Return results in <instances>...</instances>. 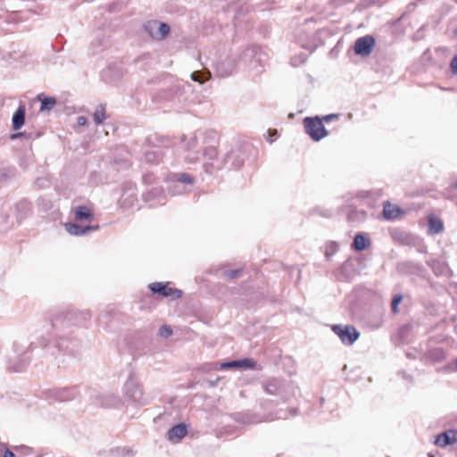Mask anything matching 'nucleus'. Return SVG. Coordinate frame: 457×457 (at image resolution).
<instances>
[{
    "label": "nucleus",
    "mask_w": 457,
    "mask_h": 457,
    "mask_svg": "<svg viewBox=\"0 0 457 457\" xmlns=\"http://www.w3.org/2000/svg\"><path fill=\"white\" fill-rule=\"evenodd\" d=\"M428 233L430 235L439 234L444 229L443 221L436 216L431 214L428 216Z\"/></svg>",
    "instance_id": "nucleus-15"
},
{
    "label": "nucleus",
    "mask_w": 457,
    "mask_h": 457,
    "mask_svg": "<svg viewBox=\"0 0 457 457\" xmlns=\"http://www.w3.org/2000/svg\"><path fill=\"white\" fill-rule=\"evenodd\" d=\"M187 434V428L184 423L178 424L167 432V438L171 442H179Z\"/></svg>",
    "instance_id": "nucleus-14"
},
{
    "label": "nucleus",
    "mask_w": 457,
    "mask_h": 457,
    "mask_svg": "<svg viewBox=\"0 0 457 457\" xmlns=\"http://www.w3.org/2000/svg\"><path fill=\"white\" fill-rule=\"evenodd\" d=\"M163 153L158 146H154L145 153V160L149 163H159L162 160Z\"/></svg>",
    "instance_id": "nucleus-17"
},
{
    "label": "nucleus",
    "mask_w": 457,
    "mask_h": 457,
    "mask_svg": "<svg viewBox=\"0 0 457 457\" xmlns=\"http://www.w3.org/2000/svg\"><path fill=\"white\" fill-rule=\"evenodd\" d=\"M290 388L291 386L289 384L278 378H270L263 383V389L268 395H278L284 401L289 398Z\"/></svg>",
    "instance_id": "nucleus-1"
},
{
    "label": "nucleus",
    "mask_w": 457,
    "mask_h": 457,
    "mask_svg": "<svg viewBox=\"0 0 457 457\" xmlns=\"http://www.w3.org/2000/svg\"><path fill=\"white\" fill-rule=\"evenodd\" d=\"M2 457H14V453L9 449H5Z\"/></svg>",
    "instance_id": "nucleus-39"
},
{
    "label": "nucleus",
    "mask_w": 457,
    "mask_h": 457,
    "mask_svg": "<svg viewBox=\"0 0 457 457\" xmlns=\"http://www.w3.org/2000/svg\"><path fill=\"white\" fill-rule=\"evenodd\" d=\"M402 295H397L394 297L393 301H392V311L394 312H397V305L402 302Z\"/></svg>",
    "instance_id": "nucleus-32"
},
{
    "label": "nucleus",
    "mask_w": 457,
    "mask_h": 457,
    "mask_svg": "<svg viewBox=\"0 0 457 457\" xmlns=\"http://www.w3.org/2000/svg\"><path fill=\"white\" fill-rule=\"evenodd\" d=\"M231 157H232V154H228V155L227 156V162H228V160H229V159H231Z\"/></svg>",
    "instance_id": "nucleus-43"
},
{
    "label": "nucleus",
    "mask_w": 457,
    "mask_h": 457,
    "mask_svg": "<svg viewBox=\"0 0 457 457\" xmlns=\"http://www.w3.org/2000/svg\"><path fill=\"white\" fill-rule=\"evenodd\" d=\"M26 108L23 104H20L16 112L12 115V128L14 130L20 129L25 121Z\"/></svg>",
    "instance_id": "nucleus-16"
},
{
    "label": "nucleus",
    "mask_w": 457,
    "mask_h": 457,
    "mask_svg": "<svg viewBox=\"0 0 457 457\" xmlns=\"http://www.w3.org/2000/svg\"><path fill=\"white\" fill-rule=\"evenodd\" d=\"M57 346L60 350L65 351L71 354H75L79 346V342L74 338H68L64 334L58 333Z\"/></svg>",
    "instance_id": "nucleus-10"
},
{
    "label": "nucleus",
    "mask_w": 457,
    "mask_h": 457,
    "mask_svg": "<svg viewBox=\"0 0 457 457\" xmlns=\"http://www.w3.org/2000/svg\"><path fill=\"white\" fill-rule=\"evenodd\" d=\"M93 119L96 124H101L106 119L105 107L103 104L96 107L93 114Z\"/></svg>",
    "instance_id": "nucleus-22"
},
{
    "label": "nucleus",
    "mask_w": 457,
    "mask_h": 457,
    "mask_svg": "<svg viewBox=\"0 0 457 457\" xmlns=\"http://www.w3.org/2000/svg\"><path fill=\"white\" fill-rule=\"evenodd\" d=\"M77 123L79 126H84L87 123V118L84 116H79L77 118Z\"/></svg>",
    "instance_id": "nucleus-38"
},
{
    "label": "nucleus",
    "mask_w": 457,
    "mask_h": 457,
    "mask_svg": "<svg viewBox=\"0 0 457 457\" xmlns=\"http://www.w3.org/2000/svg\"><path fill=\"white\" fill-rule=\"evenodd\" d=\"M349 219L353 221H361L365 219V217H349Z\"/></svg>",
    "instance_id": "nucleus-40"
},
{
    "label": "nucleus",
    "mask_w": 457,
    "mask_h": 457,
    "mask_svg": "<svg viewBox=\"0 0 457 457\" xmlns=\"http://www.w3.org/2000/svg\"><path fill=\"white\" fill-rule=\"evenodd\" d=\"M204 155L207 160H213L217 156V149L213 146L205 148Z\"/></svg>",
    "instance_id": "nucleus-28"
},
{
    "label": "nucleus",
    "mask_w": 457,
    "mask_h": 457,
    "mask_svg": "<svg viewBox=\"0 0 457 457\" xmlns=\"http://www.w3.org/2000/svg\"><path fill=\"white\" fill-rule=\"evenodd\" d=\"M145 30L153 38L162 40L170 33V26L167 23L159 22L157 21H149L144 25Z\"/></svg>",
    "instance_id": "nucleus-6"
},
{
    "label": "nucleus",
    "mask_w": 457,
    "mask_h": 457,
    "mask_svg": "<svg viewBox=\"0 0 457 457\" xmlns=\"http://www.w3.org/2000/svg\"><path fill=\"white\" fill-rule=\"evenodd\" d=\"M256 366V362L252 359H242V360H235L231 361L222 362L220 365V370H228V369H254Z\"/></svg>",
    "instance_id": "nucleus-11"
},
{
    "label": "nucleus",
    "mask_w": 457,
    "mask_h": 457,
    "mask_svg": "<svg viewBox=\"0 0 457 457\" xmlns=\"http://www.w3.org/2000/svg\"><path fill=\"white\" fill-rule=\"evenodd\" d=\"M338 117H339L338 114H328V115H325L321 120H322V121L324 120L326 122H328L333 120L338 119Z\"/></svg>",
    "instance_id": "nucleus-36"
},
{
    "label": "nucleus",
    "mask_w": 457,
    "mask_h": 457,
    "mask_svg": "<svg viewBox=\"0 0 457 457\" xmlns=\"http://www.w3.org/2000/svg\"><path fill=\"white\" fill-rule=\"evenodd\" d=\"M75 218L77 220H88V221H90L93 219L90 211L86 206H79L77 208L76 212H75Z\"/></svg>",
    "instance_id": "nucleus-21"
},
{
    "label": "nucleus",
    "mask_w": 457,
    "mask_h": 457,
    "mask_svg": "<svg viewBox=\"0 0 457 457\" xmlns=\"http://www.w3.org/2000/svg\"><path fill=\"white\" fill-rule=\"evenodd\" d=\"M235 168H239L241 166V163H237L236 165H233Z\"/></svg>",
    "instance_id": "nucleus-44"
},
{
    "label": "nucleus",
    "mask_w": 457,
    "mask_h": 457,
    "mask_svg": "<svg viewBox=\"0 0 457 457\" xmlns=\"http://www.w3.org/2000/svg\"><path fill=\"white\" fill-rule=\"evenodd\" d=\"M370 245V240L367 238L364 235L358 233L355 235L353 242V248L356 251H363Z\"/></svg>",
    "instance_id": "nucleus-19"
},
{
    "label": "nucleus",
    "mask_w": 457,
    "mask_h": 457,
    "mask_svg": "<svg viewBox=\"0 0 457 457\" xmlns=\"http://www.w3.org/2000/svg\"><path fill=\"white\" fill-rule=\"evenodd\" d=\"M211 165H212V167L217 168V169H220V168L219 165H215L214 163H211Z\"/></svg>",
    "instance_id": "nucleus-42"
},
{
    "label": "nucleus",
    "mask_w": 457,
    "mask_h": 457,
    "mask_svg": "<svg viewBox=\"0 0 457 457\" xmlns=\"http://www.w3.org/2000/svg\"><path fill=\"white\" fill-rule=\"evenodd\" d=\"M21 344H19L18 342H15L13 344V349H14V352L17 353L18 356H20L21 353L22 354H25L26 352H24L21 347Z\"/></svg>",
    "instance_id": "nucleus-34"
},
{
    "label": "nucleus",
    "mask_w": 457,
    "mask_h": 457,
    "mask_svg": "<svg viewBox=\"0 0 457 457\" xmlns=\"http://www.w3.org/2000/svg\"><path fill=\"white\" fill-rule=\"evenodd\" d=\"M159 335L163 338H168L172 335V329L170 326L163 325L160 328Z\"/></svg>",
    "instance_id": "nucleus-29"
},
{
    "label": "nucleus",
    "mask_w": 457,
    "mask_h": 457,
    "mask_svg": "<svg viewBox=\"0 0 457 457\" xmlns=\"http://www.w3.org/2000/svg\"><path fill=\"white\" fill-rule=\"evenodd\" d=\"M4 447V445H0V451H2Z\"/></svg>",
    "instance_id": "nucleus-45"
},
{
    "label": "nucleus",
    "mask_w": 457,
    "mask_h": 457,
    "mask_svg": "<svg viewBox=\"0 0 457 457\" xmlns=\"http://www.w3.org/2000/svg\"><path fill=\"white\" fill-rule=\"evenodd\" d=\"M453 371H457V359L454 361L453 367L452 368Z\"/></svg>",
    "instance_id": "nucleus-41"
},
{
    "label": "nucleus",
    "mask_w": 457,
    "mask_h": 457,
    "mask_svg": "<svg viewBox=\"0 0 457 457\" xmlns=\"http://www.w3.org/2000/svg\"><path fill=\"white\" fill-rule=\"evenodd\" d=\"M98 225L96 226H80L75 223H66L65 228L67 232L73 236H83L89 231H96L98 229Z\"/></svg>",
    "instance_id": "nucleus-13"
},
{
    "label": "nucleus",
    "mask_w": 457,
    "mask_h": 457,
    "mask_svg": "<svg viewBox=\"0 0 457 457\" xmlns=\"http://www.w3.org/2000/svg\"><path fill=\"white\" fill-rule=\"evenodd\" d=\"M74 316H75V313H73V312L67 313L62 320L56 319L55 320H53L52 326L58 332L63 331L66 328L67 325H69L72 322ZM89 319H90L89 312H81L76 314V318H75L73 324L78 325V326H82Z\"/></svg>",
    "instance_id": "nucleus-3"
},
{
    "label": "nucleus",
    "mask_w": 457,
    "mask_h": 457,
    "mask_svg": "<svg viewBox=\"0 0 457 457\" xmlns=\"http://www.w3.org/2000/svg\"><path fill=\"white\" fill-rule=\"evenodd\" d=\"M428 457H434L433 455L429 454Z\"/></svg>",
    "instance_id": "nucleus-48"
},
{
    "label": "nucleus",
    "mask_w": 457,
    "mask_h": 457,
    "mask_svg": "<svg viewBox=\"0 0 457 457\" xmlns=\"http://www.w3.org/2000/svg\"><path fill=\"white\" fill-rule=\"evenodd\" d=\"M401 213L402 211L399 207L391 204L390 203L384 204L383 215L386 220H394L397 218Z\"/></svg>",
    "instance_id": "nucleus-18"
},
{
    "label": "nucleus",
    "mask_w": 457,
    "mask_h": 457,
    "mask_svg": "<svg viewBox=\"0 0 457 457\" xmlns=\"http://www.w3.org/2000/svg\"><path fill=\"white\" fill-rule=\"evenodd\" d=\"M149 288L153 294H158L171 299H179L182 295V292L179 289L170 287L169 283L154 282L149 285Z\"/></svg>",
    "instance_id": "nucleus-7"
},
{
    "label": "nucleus",
    "mask_w": 457,
    "mask_h": 457,
    "mask_svg": "<svg viewBox=\"0 0 457 457\" xmlns=\"http://www.w3.org/2000/svg\"><path fill=\"white\" fill-rule=\"evenodd\" d=\"M375 39L372 36L366 35L356 39L354 44V53L362 57L369 56L374 46Z\"/></svg>",
    "instance_id": "nucleus-8"
},
{
    "label": "nucleus",
    "mask_w": 457,
    "mask_h": 457,
    "mask_svg": "<svg viewBox=\"0 0 457 457\" xmlns=\"http://www.w3.org/2000/svg\"><path fill=\"white\" fill-rule=\"evenodd\" d=\"M78 392L75 387H62L48 391V397L55 401L65 402L76 397Z\"/></svg>",
    "instance_id": "nucleus-9"
},
{
    "label": "nucleus",
    "mask_w": 457,
    "mask_h": 457,
    "mask_svg": "<svg viewBox=\"0 0 457 457\" xmlns=\"http://www.w3.org/2000/svg\"><path fill=\"white\" fill-rule=\"evenodd\" d=\"M191 79L194 81H197L199 83H204L211 78V73L209 71H194L190 75Z\"/></svg>",
    "instance_id": "nucleus-24"
},
{
    "label": "nucleus",
    "mask_w": 457,
    "mask_h": 457,
    "mask_svg": "<svg viewBox=\"0 0 457 457\" xmlns=\"http://www.w3.org/2000/svg\"><path fill=\"white\" fill-rule=\"evenodd\" d=\"M193 183V179L187 173H182L179 176L176 181V187H179L181 184H188L191 185Z\"/></svg>",
    "instance_id": "nucleus-27"
},
{
    "label": "nucleus",
    "mask_w": 457,
    "mask_h": 457,
    "mask_svg": "<svg viewBox=\"0 0 457 457\" xmlns=\"http://www.w3.org/2000/svg\"><path fill=\"white\" fill-rule=\"evenodd\" d=\"M198 145V140L196 135H193L183 145L184 151L189 152L191 150H196Z\"/></svg>",
    "instance_id": "nucleus-26"
},
{
    "label": "nucleus",
    "mask_w": 457,
    "mask_h": 457,
    "mask_svg": "<svg viewBox=\"0 0 457 457\" xmlns=\"http://www.w3.org/2000/svg\"><path fill=\"white\" fill-rule=\"evenodd\" d=\"M455 187L457 188V184L455 185Z\"/></svg>",
    "instance_id": "nucleus-49"
},
{
    "label": "nucleus",
    "mask_w": 457,
    "mask_h": 457,
    "mask_svg": "<svg viewBox=\"0 0 457 457\" xmlns=\"http://www.w3.org/2000/svg\"><path fill=\"white\" fill-rule=\"evenodd\" d=\"M38 100L41 102L40 111L41 112H49L51 111L56 104V100L54 97H46L43 95H38Z\"/></svg>",
    "instance_id": "nucleus-20"
},
{
    "label": "nucleus",
    "mask_w": 457,
    "mask_h": 457,
    "mask_svg": "<svg viewBox=\"0 0 457 457\" xmlns=\"http://www.w3.org/2000/svg\"><path fill=\"white\" fill-rule=\"evenodd\" d=\"M454 331L457 334V325L454 327Z\"/></svg>",
    "instance_id": "nucleus-46"
},
{
    "label": "nucleus",
    "mask_w": 457,
    "mask_h": 457,
    "mask_svg": "<svg viewBox=\"0 0 457 457\" xmlns=\"http://www.w3.org/2000/svg\"><path fill=\"white\" fill-rule=\"evenodd\" d=\"M457 442V431L447 430L444 433L439 434L435 440V444L437 446L445 447Z\"/></svg>",
    "instance_id": "nucleus-12"
},
{
    "label": "nucleus",
    "mask_w": 457,
    "mask_h": 457,
    "mask_svg": "<svg viewBox=\"0 0 457 457\" xmlns=\"http://www.w3.org/2000/svg\"><path fill=\"white\" fill-rule=\"evenodd\" d=\"M450 66H451L452 71L454 74H457V55L455 57H453V59L451 62Z\"/></svg>",
    "instance_id": "nucleus-37"
},
{
    "label": "nucleus",
    "mask_w": 457,
    "mask_h": 457,
    "mask_svg": "<svg viewBox=\"0 0 457 457\" xmlns=\"http://www.w3.org/2000/svg\"><path fill=\"white\" fill-rule=\"evenodd\" d=\"M29 361V359L28 357H21L18 363L12 364V362H10L9 369L15 372H21L27 367Z\"/></svg>",
    "instance_id": "nucleus-23"
},
{
    "label": "nucleus",
    "mask_w": 457,
    "mask_h": 457,
    "mask_svg": "<svg viewBox=\"0 0 457 457\" xmlns=\"http://www.w3.org/2000/svg\"><path fill=\"white\" fill-rule=\"evenodd\" d=\"M332 331L345 345H352L360 337L358 330L352 325H333Z\"/></svg>",
    "instance_id": "nucleus-5"
},
{
    "label": "nucleus",
    "mask_w": 457,
    "mask_h": 457,
    "mask_svg": "<svg viewBox=\"0 0 457 457\" xmlns=\"http://www.w3.org/2000/svg\"><path fill=\"white\" fill-rule=\"evenodd\" d=\"M246 422H248V423H252V422H254V421H253V420H250L248 419V420H247Z\"/></svg>",
    "instance_id": "nucleus-47"
},
{
    "label": "nucleus",
    "mask_w": 457,
    "mask_h": 457,
    "mask_svg": "<svg viewBox=\"0 0 457 457\" xmlns=\"http://www.w3.org/2000/svg\"><path fill=\"white\" fill-rule=\"evenodd\" d=\"M303 125H304L305 132L314 141H319L328 135V131L324 128L322 120L320 118H319L318 116H316L314 118L306 117L303 120Z\"/></svg>",
    "instance_id": "nucleus-2"
},
{
    "label": "nucleus",
    "mask_w": 457,
    "mask_h": 457,
    "mask_svg": "<svg viewBox=\"0 0 457 457\" xmlns=\"http://www.w3.org/2000/svg\"><path fill=\"white\" fill-rule=\"evenodd\" d=\"M306 58L307 56L305 54H301L299 56L292 58L291 62L294 66H297L301 63H303L306 61Z\"/></svg>",
    "instance_id": "nucleus-30"
},
{
    "label": "nucleus",
    "mask_w": 457,
    "mask_h": 457,
    "mask_svg": "<svg viewBox=\"0 0 457 457\" xmlns=\"http://www.w3.org/2000/svg\"><path fill=\"white\" fill-rule=\"evenodd\" d=\"M200 159V153L197 150L185 152L184 160L187 163H195Z\"/></svg>",
    "instance_id": "nucleus-25"
},
{
    "label": "nucleus",
    "mask_w": 457,
    "mask_h": 457,
    "mask_svg": "<svg viewBox=\"0 0 457 457\" xmlns=\"http://www.w3.org/2000/svg\"><path fill=\"white\" fill-rule=\"evenodd\" d=\"M27 137V138H29V139H31V138H32V133H27V132H23V133H21V132H20V133H15V134H13V135H12V137H12V139H15V138H18V137Z\"/></svg>",
    "instance_id": "nucleus-33"
},
{
    "label": "nucleus",
    "mask_w": 457,
    "mask_h": 457,
    "mask_svg": "<svg viewBox=\"0 0 457 457\" xmlns=\"http://www.w3.org/2000/svg\"><path fill=\"white\" fill-rule=\"evenodd\" d=\"M124 395L127 398L141 405L145 404L147 402L144 396L141 386L132 377H129L124 384Z\"/></svg>",
    "instance_id": "nucleus-4"
},
{
    "label": "nucleus",
    "mask_w": 457,
    "mask_h": 457,
    "mask_svg": "<svg viewBox=\"0 0 457 457\" xmlns=\"http://www.w3.org/2000/svg\"><path fill=\"white\" fill-rule=\"evenodd\" d=\"M241 273V270H229L225 271V276L229 279H233L239 277Z\"/></svg>",
    "instance_id": "nucleus-31"
},
{
    "label": "nucleus",
    "mask_w": 457,
    "mask_h": 457,
    "mask_svg": "<svg viewBox=\"0 0 457 457\" xmlns=\"http://www.w3.org/2000/svg\"><path fill=\"white\" fill-rule=\"evenodd\" d=\"M432 267H433L434 270H447L446 265H445L444 263L438 262H434Z\"/></svg>",
    "instance_id": "nucleus-35"
}]
</instances>
